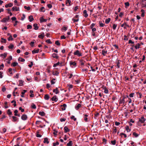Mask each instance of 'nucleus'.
<instances>
[{"mask_svg":"<svg viewBox=\"0 0 146 146\" xmlns=\"http://www.w3.org/2000/svg\"><path fill=\"white\" fill-rule=\"evenodd\" d=\"M67 146H72V141H70L69 143L67 144Z\"/></svg>","mask_w":146,"mask_h":146,"instance_id":"obj_30","label":"nucleus"},{"mask_svg":"<svg viewBox=\"0 0 146 146\" xmlns=\"http://www.w3.org/2000/svg\"><path fill=\"white\" fill-rule=\"evenodd\" d=\"M32 25H27V29H31L32 28Z\"/></svg>","mask_w":146,"mask_h":146,"instance_id":"obj_54","label":"nucleus"},{"mask_svg":"<svg viewBox=\"0 0 146 146\" xmlns=\"http://www.w3.org/2000/svg\"><path fill=\"white\" fill-rule=\"evenodd\" d=\"M81 106V105L80 104H79L77 105V106H75V108L76 110H78Z\"/></svg>","mask_w":146,"mask_h":146,"instance_id":"obj_15","label":"nucleus"},{"mask_svg":"<svg viewBox=\"0 0 146 146\" xmlns=\"http://www.w3.org/2000/svg\"><path fill=\"white\" fill-rule=\"evenodd\" d=\"M44 36V33H43L41 34V35H38V37L41 39H43Z\"/></svg>","mask_w":146,"mask_h":146,"instance_id":"obj_13","label":"nucleus"},{"mask_svg":"<svg viewBox=\"0 0 146 146\" xmlns=\"http://www.w3.org/2000/svg\"><path fill=\"white\" fill-rule=\"evenodd\" d=\"M18 60L19 61H20L23 62L25 61V59L23 58H21L19 57L18 59Z\"/></svg>","mask_w":146,"mask_h":146,"instance_id":"obj_39","label":"nucleus"},{"mask_svg":"<svg viewBox=\"0 0 146 146\" xmlns=\"http://www.w3.org/2000/svg\"><path fill=\"white\" fill-rule=\"evenodd\" d=\"M14 47V45L12 44H11L10 45L8 46V48L9 49H12Z\"/></svg>","mask_w":146,"mask_h":146,"instance_id":"obj_48","label":"nucleus"},{"mask_svg":"<svg viewBox=\"0 0 146 146\" xmlns=\"http://www.w3.org/2000/svg\"><path fill=\"white\" fill-rule=\"evenodd\" d=\"M128 43L133 44L134 43V42L132 41L130 39L129 40Z\"/></svg>","mask_w":146,"mask_h":146,"instance_id":"obj_63","label":"nucleus"},{"mask_svg":"<svg viewBox=\"0 0 146 146\" xmlns=\"http://www.w3.org/2000/svg\"><path fill=\"white\" fill-rule=\"evenodd\" d=\"M52 56L53 58L56 59H58L59 58V56L57 55V54L55 53L52 54Z\"/></svg>","mask_w":146,"mask_h":146,"instance_id":"obj_10","label":"nucleus"},{"mask_svg":"<svg viewBox=\"0 0 146 146\" xmlns=\"http://www.w3.org/2000/svg\"><path fill=\"white\" fill-rule=\"evenodd\" d=\"M13 4L11 3H10L7 4H6L5 5V7L6 8H7L8 7H11L13 6Z\"/></svg>","mask_w":146,"mask_h":146,"instance_id":"obj_17","label":"nucleus"},{"mask_svg":"<svg viewBox=\"0 0 146 146\" xmlns=\"http://www.w3.org/2000/svg\"><path fill=\"white\" fill-rule=\"evenodd\" d=\"M55 44L59 46L60 45V44L58 40H56L55 42Z\"/></svg>","mask_w":146,"mask_h":146,"instance_id":"obj_50","label":"nucleus"},{"mask_svg":"<svg viewBox=\"0 0 146 146\" xmlns=\"http://www.w3.org/2000/svg\"><path fill=\"white\" fill-rule=\"evenodd\" d=\"M24 8L25 9H27V10L29 11L31 9V8L29 6L27 7L26 6H24Z\"/></svg>","mask_w":146,"mask_h":146,"instance_id":"obj_40","label":"nucleus"},{"mask_svg":"<svg viewBox=\"0 0 146 146\" xmlns=\"http://www.w3.org/2000/svg\"><path fill=\"white\" fill-rule=\"evenodd\" d=\"M83 115L84 116V120L86 122L88 121V118L87 117L88 116V115L87 114H84Z\"/></svg>","mask_w":146,"mask_h":146,"instance_id":"obj_8","label":"nucleus"},{"mask_svg":"<svg viewBox=\"0 0 146 146\" xmlns=\"http://www.w3.org/2000/svg\"><path fill=\"white\" fill-rule=\"evenodd\" d=\"M40 22H46L47 21V20L46 19H44L42 17L40 18Z\"/></svg>","mask_w":146,"mask_h":146,"instance_id":"obj_18","label":"nucleus"},{"mask_svg":"<svg viewBox=\"0 0 146 146\" xmlns=\"http://www.w3.org/2000/svg\"><path fill=\"white\" fill-rule=\"evenodd\" d=\"M9 17L7 18H4L3 20H2L1 21L4 23H6L7 21H8L9 19Z\"/></svg>","mask_w":146,"mask_h":146,"instance_id":"obj_6","label":"nucleus"},{"mask_svg":"<svg viewBox=\"0 0 146 146\" xmlns=\"http://www.w3.org/2000/svg\"><path fill=\"white\" fill-rule=\"evenodd\" d=\"M72 20L73 21L74 23L77 22L78 21H79V18H78V19H75L74 18H73L72 19Z\"/></svg>","mask_w":146,"mask_h":146,"instance_id":"obj_42","label":"nucleus"},{"mask_svg":"<svg viewBox=\"0 0 146 146\" xmlns=\"http://www.w3.org/2000/svg\"><path fill=\"white\" fill-rule=\"evenodd\" d=\"M1 42L2 43H5L6 42V39H4L3 38H1Z\"/></svg>","mask_w":146,"mask_h":146,"instance_id":"obj_34","label":"nucleus"},{"mask_svg":"<svg viewBox=\"0 0 146 146\" xmlns=\"http://www.w3.org/2000/svg\"><path fill=\"white\" fill-rule=\"evenodd\" d=\"M25 15L24 14H23V15L22 17H21V20L22 21L23 20H24V19H25Z\"/></svg>","mask_w":146,"mask_h":146,"instance_id":"obj_62","label":"nucleus"},{"mask_svg":"<svg viewBox=\"0 0 146 146\" xmlns=\"http://www.w3.org/2000/svg\"><path fill=\"white\" fill-rule=\"evenodd\" d=\"M43 142L44 143H47L48 144L49 143V142L48 140V138L47 137L44 138Z\"/></svg>","mask_w":146,"mask_h":146,"instance_id":"obj_16","label":"nucleus"},{"mask_svg":"<svg viewBox=\"0 0 146 146\" xmlns=\"http://www.w3.org/2000/svg\"><path fill=\"white\" fill-rule=\"evenodd\" d=\"M64 132L66 133L70 131V130L69 129L68 127L66 126L64 128Z\"/></svg>","mask_w":146,"mask_h":146,"instance_id":"obj_11","label":"nucleus"},{"mask_svg":"<svg viewBox=\"0 0 146 146\" xmlns=\"http://www.w3.org/2000/svg\"><path fill=\"white\" fill-rule=\"evenodd\" d=\"M107 53V51L106 50H102V54L104 56L105 55V54Z\"/></svg>","mask_w":146,"mask_h":146,"instance_id":"obj_23","label":"nucleus"},{"mask_svg":"<svg viewBox=\"0 0 146 146\" xmlns=\"http://www.w3.org/2000/svg\"><path fill=\"white\" fill-rule=\"evenodd\" d=\"M29 21L30 22H32L34 20V19L32 15H30L29 17Z\"/></svg>","mask_w":146,"mask_h":146,"instance_id":"obj_21","label":"nucleus"},{"mask_svg":"<svg viewBox=\"0 0 146 146\" xmlns=\"http://www.w3.org/2000/svg\"><path fill=\"white\" fill-rule=\"evenodd\" d=\"M49 98V96L48 94H46L44 96V98L46 100H48Z\"/></svg>","mask_w":146,"mask_h":146,"instance_id":"obj_27","label":"nucleus"},{"mask_svg":"<svg viewBox=\"0 0 146 146\" xmlns=\"http://www.w3.org/2000/svg\"><path fill=\"white\" fill-rule=\"evenodd\" d=\"M60 106L62 107L61 108L62 110H66V108L67 107V105L66 104H64L62 105H61Z\"/></svg>","mask_w":146,"mask_h":146,"instance_id":"obj_3","label":"nucleus"},{"mask_svg":"<svg viewBox=\"0 0 146 146\" xmlns=\"http://www.w3.org/2000/svg\"><path fill=\"white\" fill-rule=\"evenodd\" d=\"M111 20V19L110 18L107 19L105 21V23L106 24H108L109 23Z\"/></svg>","mask_w":146,"mask_h":146,"instance_id":"obj_29","label":"nucleus"},{"mask_svg":"<svg viewBox=\"0 0 146 146\" xmlns=\"http://www.w3.org/2000/svg\"><path fill=\"white\" fill-rule=\"evenodd\" d=\"M141 12H142L141 14V16L142 17H144L145 16V11L143 9H142L141 10Z\"/></svg>","mask_w":146,"mask_h":146,"instance_id":"obj_26","label":"nucleus"},{"mask_svg":"<svg viewBox=\"0 0 146 146\" xmlns=\"http://www.w3.org/2000/svg\"><path fill=\"white\" fill-rule=\"evenodd\" d=\"M125 7H129V3L128 2H126L125 3Z\"/></svg>","mask_w":146,"mask_h":146,"instance_id":"obj_43","label":"nucleus"},{"mask_svg":"<svg viewBox=\"0 0 146 146\" xmlns=\"http://www.w3.org/2000/svg\"><path fill=\"white\" fill-rule=\"evenodd\" d=\"M124 25H125L126 26L128 27H129V25H127V23L125 22H124L123 24H122L121 25V27H123Z\"/></svg>","mask_w":146,"mask_h":146,"instance_id":"obj_35","label":"nucleus"},{"mask_svg":"<svg viewBox=\"0 0 146 146\" xmlns=\"http://www.w3.org/2000/svg\"><path fill=\"white\" fill-rule=\"evenodd\" d=\"M39 51V49H38L37 50H34L32 51V53L33 54H34L35 53H38Z\"/></svg>","mask_w":146,"mask_h":146,"instance_id":"obj_19","label":"nucleus"},{"mask_svg":"<svg viewBox=\"0 0 146 146\" xmlns=\"http://www.w3.org/2000/svg\"><path fill=\"white\" fill-rule=\"evenodd\" d=\"M119 102V104H122V106L125 103V100H124V99H121L120 98V99Z\"/></svg>","mask_w":146,"mask_h":146,"instance_id":"obj_4","label":"nucleus"},{"mask_svg":"<svg viewBox=\"0 0 146 146\" xmlns=\"http://www.w3.org/2000/svg\"><path fill=\"white\" fill-rule=\"evenodd\" d=\"M34 43L35 42L33 41L31 42L30 43V44L32 47H33L34 46Z\"/></svg>","mask_w":146,"mask_h":146,"instance_id":"obj_64","label":"nucleus"},{"mask_svg":"<svg viewBox=\"0 0 146 146\" xmlns=\"http://www.w3.org/2000/svg\"><path fill=\"white\" fill-rule=\"evenodd\" d=\"M33 26L35 27L34 29L35 30H37L38 28V27L37 26V24L36 23H35L33 25Z\"/></svg>","mask_w":146,"mask_h":146,"instance_id":"obj_22","label":"nucleus"},{"mask_svg":"<svg viewBox=\"0 0 146 146\" xmlns=\"http://www.w3.org/2000/svg\"><path fill=\"white\" fill-rule=\"evenodd\" d=\"M58 100V99L56 98V96H54L51 99V100L52 101H54L55 102H57Z\"/></svg>","mask_w":146,"mask_h":146,"instance_id":"obj_7","label":"nucleus"},{"mask_svg":"<svg viewBox=\"0 0 146 146\" xmlns=\"http://www.w3.org/2000/svg\"><path fill=\"white\" fill-rule=\"evenodd\" d=\"M111 143L113 145H115L116 144V141L115 140H114L113 141H111Z\"/></svg>","mask_w":146,"mask_h":146,"instance_id":"obj_61","label":"nucleus"},{"mask_svg":"<svg viewBox=\"0 0 146 146\" xmlns=\"http://www.w3.org/2000/svg\"><path fill=\"white\" fill-rule=\"evenodd\" d=\"M12 117L13 119V121H14V122H15V121H17V119H18V118H17L16 117H15L14 116H12Z\"/></svg>","mask_w":146,"mask_h":146,"instance_id":"obj_24","label":"nucleus"},{"mask_svg":"<svg viewBox=\"0 0 146 146\" xmlns=\"http://www.w3.org/2000/svg\"><path fill=\"white\" fill-rule=\"evenodd\" d=\"M134 94V93H131L129 94V96L130 98H132V97H133Z\"/></svg>","mask_w":146,"mask_h":146,"instance_id":"obj_57","label":"nucleus"},{"mask_svg":"<svg viewBox=\"0 0 146 146\" xmlns=\"http://www.w3.org/2000/svg\"><path fill=\"white\" fill-rule=\"evenodd\" d=\"M7 113V114L9 115H12V112L11 111V110L10 109L8 110Z\"/></svg>","mask_w":146,"mask_h":146,"instance_id":"obj_31","label":"nucleus"},{"mask_svg":"<svg viewBox=\"0 0 146 146\" xmlns=\"http://www.w3.org/2000/svg\"><path fill=\"white\" fill-rule=\"evenodd\" d=\"M67 27H66L65 26H64L62 28V29L64 30L65 31L67 30Z\"/></svg>","mask_w":146,"mask_h":146,"instance_id":"obj_38","label":"nucleus"},{"mask_svg":"<svg viewBox=\"0 0 146 146\" xmlns=\"http://www.w3.org/2000/svg\"><path fill=\"white\" fill-rule=\"evenodd\" d=\"M75 84H78L80 82V80H75Z\"/></svg>","mask_w":146,"mask_h":146,"instance_id":"obj_59","label":"nucleus"},{"mask_svg":"<svg viewBox=\"0 0 146 146\" xmlns=\"http://www.w3.org/2000/svg\"><path fill=\"white\" fill-rule=\"evenodd\" d=\"M46 42L49 44H52V42L50 41V39H47L46 40Z\"/></svg>","mask_w":146,"mask_h":146,"instance_id":"obj_52","label":"nucleus"},{"mask_svg":"<svg viewBox=\"0 0 146 146\" xmlns=\"http://www.w3.org/2000/svg\"><path fill=\"white\" fill-rule=\"evenodd\" d=\"M31 107L32 108L34 109H36V108L35 105L34 104H32V105H31Z\"/></svg>","mask_w":146,"mask_h":146,"instance_id":"obj_49","label":"nucleus"},{"mask_svg":"<svg viewBox=\"0 0 146 146\" xmlns=\"http://www.w3.org/2000/svg\"><path fill=\"white\" fill-rule=\"evenodd\" d=\"M7 55V53L5 52L4 53V54H1V56H3V58H5L6 57Z\"/></svg>","mask_w":146,"mask_h":146,"instance_id":"obj_25","label":"nucleus"},{"mask_svg":"<svg viewBox=\"0 0 146 146\" xmlns=\"http://www.w3.org/2000/svg\"><path fill=\"white\" fill-rule=\"evenodd\" d=\"M133 135L135 137H138L139 136V135L135 132H134L133 133Z\"/></svg>","mask_w":146,"mask_h":146,"instance_id":"obj_47","label":"nucleus"},{"mask_svg":"<svg viewBox=\"0 0 146 146\" xmlns=\"http://www.w3.org/2000/svg\"><path fill=\"white\" fill-rule=\"evenodd\" d=\"M74 55H77L78 56H82V53L78 50H76L74 53Z\"/></svg>","mask_w":146,"mask_h":146,"instance_id":"obj_1","label":"nucleus"},{"mask_svg":"<svg viewBox=\"0 0 146 146\" xmlns=\"http://www.w3.org/2000/svg\"><path fill=\"white\" fill-rule=\"evenodd\" d=\"M44 7H42L40 9V11H42L43 12H44L45 10L44 9Z\"/></svg>","mask_w":146,"mask_h":146,"instance_id":"obj_51","label":"nucleus"},{"mask_svg":"<svg viewBox=\"0 0 146 146\" xmlns=\"http://www.w3.org/2000/svg\"><path fill=\"white\" fill-rule=\"evenodd\" d=\"M139 120L141 123H144L145 121L146 120V119L143 116H141V119H139Z\"/></svg>","mask_w":146,"mask_h":146,"instance_id":"obj_2","label":"nucleus"},{"mask_svg":"<svg viewBox=\"0 0 146 146\" xmlns=\"http://www.w3.org/2000/svg\"><path fill=\"white\" fill-rule=\"evenodd\" d=\"M59 143L58 141H56L55 143H53V146H56L57 145H59Z\"/></svg>","mask_w":146,"mask_h":146,"instance_id":"obj_58","label":"nucleus"},{"mask_svg":"<svg viewBox=\"0 0 146 146\" xmlns=\"http://www.w3.org/2000/svg\"><path fill=\"white\" fill-rule=\"evenodd\" d=\"M39 114L42 116L45 115V113L44 111H40L38 113Z\"/></svg>","mask_w":146,"mask_h":146,"instance_id":"obj_20","label":"nucleus"},{"mask_svg":"<svg viewBox=\"0 0 146 146\" xmlns=\"http://www.w3.org/2000/svg\"><path fill=\"white\" fill-rule=\"evenodd\" d=\"M12 10L13 11H18V8L16 7H13L12 8Z\"/></svg>","mask_w":146,"mask_h":146,"instance_id":"obj_32","label":"nucleus"},{"mask_svg":"<svg viewBox=\"0 0 146 146\" xmlns=\"http://www.w3.org/2000/svg\"><path fill=\"white\" fill-rule=\"evenodd\" d=\"M119 60H118L117 62H116V63L117 64V67H118V68H119V67H120V66L119 65V64H120V63L119 62Z\"/></svg>","mask_w":146,"mask_h":146,"instance_id":"obj_45","label":"nucleus"},{"mask_svg":"<svg viewBox=\"0 0 146 146\" xmlns=\"http://www.w3.org/2000/svg\"><path fill=\"white\" fill-rule=\"evenodd\" d=\"M140 46V44L139 43H138L137 44V45L135 46V48L136 49L138 48H139Z\"/></svg>","mask_w":146,"mask_h":146,"instance_id":"obj_28","label":"nucleus"},{"mask_svg":"<svg viewBox=\"0 0 146 146\" xmlns=\"http://www.w3.org/2000/svg\"><path fill=\"white\" fill-rule=\"evenodd\" d=\"M71 1L70 0H66V5L67 6H70L71 5Z\"/></svg>","mask_w":146,"mask_h":146,"instance_id":"obj_9","label":"nucleus"},{"mask_svg":"<svg viewBox=\"0 0 146 146\" xmlns=\"http://www.w3.org/2000/svg\"><path fill=\"white\" fill-rule=\"evenodd\" d=\"M60 64V62H58L57 63L54 64L53 65V67H56L57 65H59Z\"/></svg>","mask_w":146,"mask_h":146,"instance_id":"obj_55","label":"nucleus"},{"mask_svg":"<svg viewBox=\"0 0 146 146\" xmlns=\"http://www.w3.org/2000/svg\"><path fill=\"white\" fill-rule=\"evenodd\" d=\"M27 117L26 115L23 114L21 117V119L23 120H25L27 119Z\"/></svg>","mask_w":146,"mask_h":146,"instance_id":"obj_5","label":"nucleus"},{"mask_svg":"<svg viewBox=\"0 0 146 146\" xmlns=\"http://www.w3.org/2000/svg\"><path fill=\"white\" fill-rule=\"evenodd\" d=\"M125 129L127 132H130L131 131V129H129V127L128 126H126Z\"/></svg>","mask_w":146,"mask_h":146,"instance_id":"obj_33","label":"nucleus"},{"mask_svg":"<svg viewBox=\"0 0 146 146\" xmlns=\"http://www.w3.org/2000/svg\"><path fill=\"white\" fill-rule=\"evenodd\" d=\"M59 73V72L57 71H56L55 73H54V72H53L52 73L54 75H55L56 76H58Z\"/></svg>","mask_w":146,"mask_h":146,"instance_id":"obj_44","label":"nucleus"},{"mask_svg":"<svg viewBox=\"0 0 146 146\" xmlns=\"http://www.w3.org/2000/svg\"><path fill=\"white\" fill-rule=\"evenodd\" d=\"M101 22L99 21V23L100 24V27H104L105 25V24L101 23Z\"/></svg>","mask_w":146,"mask_h":146,"instance_id":"obj_41","label":"nucleus"},{"mask_svg":"<svg viewBox=\"0 0 146 146\" xmlns=\"http://www.w3.org/2000/svg\"><path fill=\"white\" fill-rule=\"evenodd\" d=\"M8 40L9 41L10 40H13V38H12V36L11 35H10L8 39Z\"/></svg>","mask_w":146,"mask_h":146,"instance_id":"obj_46","label":"nucleus"},{"mask_svg":"<svg viewBox=\"0 0 146 146\" xmlns=\"http://www.w3.org/2000/svg\"><path fill=\"white\" fill-rule=\"evenodd\" d=\"M99 113L98 112H97L96 113L95 115L94 116V118L95 119H97V117L99 115Z\"/></svg>","mask_w":146,"mask_h":146,"instance_id":"obj_36","label":"nucleus"},{"mask_svg":"<svg viewBox=\"0 0 146 146\" xmlns=\"http://www.w3.org/2000/svg\"><path fill=\"white\" fill-rule=\"evenodd\" d=\"M117 26V25L116 24H114L113 26V29L114 30H115L116 29Z\"/></svg>","mask_w":146,"mask_h":146,"instance_id":"obj_60","label":"nucleus"},{"mask_svg":"<svg viewBox=\"0 0 146 146\" xmlns=\"http://www.w3.org/2000/svg\"><path fill=\"white\" fill-rule=\"evenodd\" d=\"M83 14L84 17H87L88 16V14L87 13V11L85 10L84 11Z\"/></svg>","mask_w":146,"mask_h":146,"instance_id":"obj_14","label":"nucleus"},{"mask_svg":"<svg viewBox=\"0 0 146 146\" xmlns=\"http://www.w3.org/2000/svg\"><path fill=\"white\" fill-rule=\"evenodd\" d=\"M18 65V63L17 62H15L12 64V66H15Z\"/></svg>","mask_w":146,"mask_h":146,"instance_id":"obj_37","label":"nucleus"},{"mask_svg":"<svg viewBox=\"0 0 146 146\" xmlns=\"http://www.w3.org/2000/svg\"><path fill=\"white\" fill-rule=\"evenodd\" d=\"M12 59V56H10L8 58L6 59L7 60L11 61Z\"/></svg>","mask_w":146,"mask_h":146,"instance_id":"obj_53","label":"nucleus"},{"mask_svg":"<svg viewBox=\"0 0 146 146\" xmlns=\"http://www.w3.org/2000/svg\"><path fill=\"white\" fill-rule=\"evenodd\" d=\"M55 80V78H53L52 79V80L51 81V84H55V82H54L53 80L54 81Z\"/></svg>","mask_w":146,"mask_h":146,"instance_id":"obj_56","label":"nucleus"},{"mask_svg":"<svg viewBox=\"0 0 146 146\" xmlns=\"http://www.w3.org/2000/svg\"><path fill=\"white\" fill-rule=\"evenodd\" d=\"M70 66H71L72 65H73V66H76V63L75 62H73L72 61H70Z\"/></svg>","mask_w":146,"mask_h":146,"instance_id":"obj_12","label":"nucleus"}]
</instances>
